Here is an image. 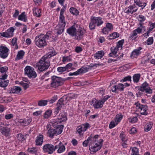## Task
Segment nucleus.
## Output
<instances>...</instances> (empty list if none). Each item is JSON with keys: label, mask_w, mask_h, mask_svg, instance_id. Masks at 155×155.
Listing matches in <instances>:
<instances>
[{"label": "nucleus", "mask_w": 155, "mask_h": 155, "mask_svg": "<svg viewBox=\"0 0 155 155\" xmlns=\"http://www.w3.org/2000/svg\"><path fill=\"white\" fill-rule=\"evenodd\" d=\"M50 60L47 59V57L43 56L37 63V66L40 71H43L47 70L50 65Z\"/></svg>", "instance_id": "1"}, {"label": "nucleus", "mask_w": 155, "mask_h": 155, "mask_svg": "<svg viewBox=\"0 0 155 155\" xmlns=\"http://www.w3.org/2000/svg\"><path fill=\"white\" fill-rule=\"evenodd\" d=\"M71 78L68 77L67 78H63L58 77L55 76H52L51 78V82L50 86L53 88H56L63 84V82Z\"/></svg>", "instance_id": "2"}, {"label": "nucleus", "mask_w": 155, "mask_h": 155, "mask_svg": "<svg viewBox=\"0 0 155 155\" xmlns=\"http://www.w3.org/2000/svg\"><path fill=\"white\" fill-rule=\"evenodd\" d=\"M49 36L47 35L41 34L36 36L35 41V45L39 48H41L46 45L47 44L46 39H48Z\"/></svg>", "instance_id": "3"}, {"label": "nucleus", "mask_w": 155, "mask_h": 155, "mask_svg": "<svg viewBox=\"0 0 155 155\" xmlns=\"http://www.w3.org/2000/svg\"><path fill=\"white\" fill-rule=\"evenodd\" d=\"M25 74L29 78H35L37 76L34 69L30 66H27L25 69Z\"/></svg>", "instance_id": "4"}, {"label": "nucleus", "mask_w": 155, "mask_h": 155, "mask_svg": "<svg viewBox=\"0 0 155 155\" xmlns=\"http://www.w3.org/2000/svg\"><path fill=\"white\" fill-rule=\"evenodd\" d=\"M90 127V125L88 123H86L82 124L77 127L76 128V133L77 132L79 135L81 136L83 134V132H84L88 128Z\"/></svg>", "instance_id": "5"}, {"label": "nucleus", "mask_w": 155, "mask_h": 155, "mask_svg": "<svg viewBox=\"0 0 155 155\" xmlns=\"http://www.w3.org/2000/svg\"><path fill=\"white\" fill-rule=\"evenodd\" d=\"M42 149L44 153L51 154L55 151V146L51 144L47 143L43 146Z\"/></svg>", "instance_id": "6"}, {"label": "nucleus", "mask_w": 155, "mask_h": 155, "mask_svg": "<svg viewBox=\"0 0 155 155\" xmlns=\"http://www.w3.org/2000/svg\"><path fill=\"white\" fill-rule=\"evenodd\" d=\"M65 25V20H59L58 24L55 28L58 35H61L64 31Z\"/></svg>", "instance_id": "7"}, {"label": "nucleus", "mask_w": 155, "mask_h": 155, "mask_svg": "<svg viewBox=\"0 0 155 155\" xmlns=\"http://www.w3.org/2000/svg\"><path fill=\"white\" fill-rule=\"evenodd\" d=\"M103 141V140L101 139L97 141H95L94 146H91V147L89 146L90 150L92 152H96L100 150L102 147Z\"/></svg>", "instance_id": "8"}, {"label": "nucleus", "mask_w": 155, "mask_h": 155, "mask_svg": "<svg viewBox=\"0 0 155 155\" xmlns=\"http://www.w3.org/2000/svg\"><path fill=\"white\" fill-rule=\"evenodd\" d=\"M0 87H2L5 88V89L6 87L8 85L9 83V80H5L8 77V75L6 74H2L0 76Z\"/></svg>", "instance_id": "9"}, {"label": "nucleus", "mask_w": 155, "mask_h": 155, "mask_svg": "<svg viewBox=\"0 0 155 155\" xmlns=\"http://www.w3.org/2000/svg\"><path fill=\"white\" fill-rule=\"evenodd\" d=\"M85 32V31L84 29L80 27L77 31H76L75 35V39L78 40H80L82 39Z\"/></svg>", "instance_id": "10"}, {"label": "nucleus", "mask_w": 155, "mask_h": 155, "mask_svg": "<svg viewBox=\"0 0 155 155\" xmlns=\"http://www.w3.org/2000/svg\"><path fill=\"white\" fill-rule=\"evenodd\" d=\"M9 49L6 47L0 46V56L3 58H5L8 56Z\"/></svg>", "instance_id": "11"}, {"label": "nucleus", "mask_w": 155, "mask_h": 155, "mask_svg": "<svg viewBox=\"0 0 155 155\" xmlns=\"http://www.w3.org/2000/svg\"><path fill=\"white\" fill-rule=\"evenodd\" d=\"M140 91L144 92L145 91L146 93L151 94L152 90L148 86V84L145 82L142 85V86L139 89Z\"/></svg>", "instance_id": "12"}, {"label": "nucleus", "mask_w": 155, "mask_h": 155, "mask_svg": "<svg viewBox=\"0 0 155 155\" xmlns=\"http://www.w3.org/2000/svg\"><path fill=\"white\" fill-rule=\"evenodd\" d=\"M136 107L141 110V114L143 115H147L148 114L147 111L148 110V107L147 106L140 104L137 102L135 104Z\"/></svg>", "instance_id": "13"}, {"label": "nucleus", "mask_w": 155, "mask_h": 155, "mask_svg": "<svg viewBox=\"0 0 155 155\" xmlns=\"http://www.w3.org/2000/svg\"><path fill=\"white\" fill-rule=\"evenodd\" d=\"M57 149L58 153H61L64 151L65 147L62 143L60 142L58 145L55 146V151Z\"/></svg>", "instance_id": "14"}, {"label": "nucleus", "mask_w": 155, "mask_h": 155, "mask_svg": "<svg viewBox=\"0 0 155 155\" xmlns=\"http://www.w3.org/2000/svg\"><path fill=\"white\" fill-rule=\"evenodd\" d=\"M21 90V88L18 86H14L10 88L8 91L9 93L18 94Z\"/></svg>", "instance_id": "15"}, {"label": "nucleus", "mask_w": 155, "mask_h": 155, "mask_svg": "<svg viewBox=\"0 0 155 155\" xmlns=\"http://www.w3.org/2000/svg\"><path fill=\"white\" fill-rule=\"evenodd\" d=\"M142 48L141 47H139L138 49H135L130 54V57L132 58H137V56L140 54V50H141Z\"/></svg>", "instance_id": "16"}, {"label": "nucleus", "mask_w": 155, "mask_h": 155, "mask_svg": "<svg viewBox=\"0 0 155 155\" xmlns=\"http://www.w3.org/2000/svg\"><path fill=\"white\" fill-rule=\"evenodd\" d=\"M0 130L1 131L2 134L5 136H8L9 135L10 131V129L8 127H0Z\"/></svg>", "instance_id": "17"}, {"label": "nucleus", "mask_w": 155, "mask_h": 155, "mask_svg": "<svg viewBox=\"0 0 155 155\" xmlns=\"http://www.w3.org/2000/svg\"><path fill=\"white\" fill-rule=\"evenodd\" d=\"M92 18L95 24H96L97 26L101 25L104 22L102 20V18L101 17H93Z\"/></svg>", "instance_id": "18"}, {"label": "nucleus", "mask_w": 155, "mask_h": 155, "mask_svg": "<svg viewBox=\"0 0 155 155\" xmlns=\"http://www.w3.org/2000/svg\"><path fill=\"white\" fill-rule=\"evenodd\" d=\"M43 141V136L42 134H39L36 137L35 140L36 145L41 146L42 145Z\"/></svg>", "instance_id": "19"}, {"label": "nucleus", "mask_w": 155, "mask_h": 155, "mask_svg": "<svg viewBox=\"0 0 155 155\" xmlns=\"http://www.w3.org/2000/svg\"><path fill=\"white\" fill-rule=\"evenodd\" d=\"M76 31V29L74 25H73L69 28L67 29V32L71 36L75 35Z\"/></svg>", "instance_id": "20"}, {"label": "nucleus", "mask_w": 155, "mask_h": 155, "mask_svg": "<svg viewBox=\"0 0 155 155\" xmlns=\"http://www.w3.org/2000/svg\"><path fill=\"white\" fill-rule=\"evenodd\" d=\"M65 104L64 100L61 98L58 101L57 104V107L56 108L60 110L61 109L62 105Z\"/></svg>", "instance_id": "21"}, {"label": "nucleus", "mask_w": 155, "mask_h": 155, "mask_svg": "<svg viewBox=\"0 0 155 155\" xmlns=\"http://www.w3.org/2000/svg\"><path fill=\"white\" fill-rule=\"evenodd\" d=\"M14 29L12 27H11L8 29L6 33L8 38H10L13 36Z\"/></svg>", "instance_id": "22"}, {"label": "nucleus", "mask_w": 155, "mask_h": 155, "mask_svg": "<svg viewBox=\"0 0 155 155\" xmlns=\"http://www.w3.org/2000/svg\"><path fill=\"white\" fill-rule=\"evenodd\" d=\"M57 129H51L48 130V134L49 137L53 138L55 134H57Z\"/></svg>", "instance_id": "23"}, {"label": "nucleus", "mask_w": 155, "mask_h": 155, "mask_svg": "<svg viewBox=\"0 0 155 155\" xmlns=\"http://www.w3.org/2000/svg\"><path fill=\"white\" fill-rule=\"evenodd\" d=\"M103 103L101 100L96 101L93 104V106L95 108H100L103 107Z\"/></svg>", "instance_id": "24"}, {"label": "nucleus", "mask_w": 155, "mask_h": 155, "mask_svg": "<svg viewBox=\"0 0 155 155\" xmlns=\"http://www.w3.org/2000/svg\"><path fill=\"white\" fill-rule=\"evenodd\" d=\"M75 96H76V95L74 94L71 93L68 94L67 96H64L62 98L63 99L64 101H66L67 100L68 101L71 99L74 98Z\"/></svg>", "instance_id": "25"}, {"label": "nucleus", "mask_w": 155, "mask_h": 155, "mask_svg": "<svg viewBox=\"0 0 155 155\" xmlns=\"http://www.w3.org/2000/svg\"><path fill=\"white\" fill-rule=\"evenodd\" d=\"M111 52L110 53L109 55L110 57H113L116 56L117 53V51L118 50V48L117 47H111L110 49Z\"/></svg>", "instance_id": "26"}, {"label": "nucleus", "mask_w": 155, "mask_h": 155, "mask_svg": "<svg viewBox=\"0 0 155 155\" xmlns=\"http://www.w3.org/2000/svg\"><path fill=\"white\" fill-rule=\"evenodd\" d=\"M104 53L103 51H98V52L94 54V57L95 59H101L104 55Z\"/></svg>", "instance_id": "27"}, {"label": "nucleus", "mask_w": 155, "mask_h": 155, "mask_svg": "<svg viewBox=\"0 0 155 155\" xmlns=\"http://www.w3.org/2000/svg\"><path fill=\"white\" fill-rule=\"evenodd\" d=\"M134 3L136 5L139 7H141L142 9L146 5V3H142L140 1V0H134Z\"/></svg>", "instance_id": "28"}, {"label": "nucleus", "mask_w": 155, "mask_h": 155, "mask_svg": "<svg viewBox=\"0 0 155 155\" xmlns=\"http://www.w3.org/2000/svg\"><path fill=\"white\" fill-rule=\"evenodd\" d=\"M153 126V123L152 122L147 123L144 127L145 131L148 132L151 129Z\"/></svg>", "instance_id": "29"}, {"label": "nucleus", "mask_w": 155, "mask_h": 155, "mask_svg": "<svg viewBox=\"0 0 155 155\" xmlns=\"http://www.w3.org/2000/svg\"><path fill=\"white\" fill-rule=\"evenodd\" d=\"M56 53L54 51H52L51 52H49L46 55L44 56V57H47V59L49 60L50 58L56 54Z\"/></svg>", "instance_id": "30"}, {"label": "nucleus", "mask_w": 155, "mask_h": 155, "mask_svg": "<svg viewBox=\"0 0 155 155\" xmlns=\"http://www.w3.org/2000/svg\"><path fill=\"white\" fill-rule=\"evenodd\" d=\"M18 19L20 20L23 21L24 22L27 21V19L25 15V12H23L18 17Z\"/></svg>", "instance_id": "31"}, {"label": "nucleus", "mask_w": 155, "mask_h": 155, "mask_svg": "<svg viewBox=\"0 0 155 155\" xmlns=\"http://www.w3.org/2000/svg\"><path fill=\"white\" fill-rule=\"evenodd\" d=\"M119 36V34L117 32H114L112 34H110L109 35V37L110 38H109V39L111 40L116 38H118Z\"/></svg>", "instance_id": "32"}, {"label": "nucleus", "mask_w": 155, "mask_h": 155, "mask_svg": "<svg viewBox=\"0 0 155 155\" xmlns=\"http://www.w3.org/2000/svg\"><path fill=\"white\" fill-rule=\"evenodd\" d=\"M25 52L23 51H19L17 56V57L16 58V60H20L22 59L23 56L24 55Z\"/></svg>", "instance_id": "33"}, {"label": "nucleus", "mask_w": 155, "mask_h": 155, "mask_svg": "<svg viewBox=\"0 0 155 155\" xmlns=\"http://www.w3.org/2000/svg\"><path fill=\"white\" fill-rule=\"evenodd\" d=\"M140 77V74H135L133 76V80L135 83H137L139 82Z\"/></svg>", "instance_id": "34"}, {"label": "nucleus", "mask_w": 155, "mask_h": 155, "mask_svg": "<svg viewBox=\"0 0 155 155\" xmlns=\"http://www.w3.org/2000/svg\"><path fill=\"white\" fill-rule=\"evenodd\" d=\"M33 12L35 15L37 17H39L41 16L40 13L41 11L40 9L35 8L33 9Z\"/></svg>", "instance_id": "35"}, {"label": "nucleus", "mask_w": 155, "mask_h": 155, "mask_svg": "<svg viewBox=\"0 0 155 155\" xmlns=\"http://www.w3.org/2000/svg\"><path fill=\"white\" fill-rule=\"evenodd\" d=\"M89 68L83 67H81L80 69L78 70V72L79 73V74L82 73H84L87 72Z\"/></svg>", "instance_id": "36"}, {"label": "nucleus", "mask_w": 155, "mask_h": 155, "mask_svg": "<svg viewBox=\"0 0 155 155\" xmlns=\"http://www.w3.org/2000/svg\"><path fill=\"white\" fill-rule=\"evenodd\" d=\"M48 101L47 100H41L38 101V105L39 106H44L47 104Z\"/></svg>", "instance_id": "37"}, {"label": "nucleus", "mask_w": 155, "mask_h": 155, "mask_svg": "<svg viewBox=\"0 0 155 155\" xmlns=\"http://www.w3.org/2000/svg\"><path fill=\"white\" fill-rule=\"evenodd\" d=\"M94 22L93 21V19L91 18V21L89 23V27L91 30H93L95 28V24Z\"/></svg>", "instance_id": "38"}, {"label": "nucleus", "mask_w": 155, "mask_h": 155, "mask_svg": "<svg viewBox=\"0 0 155 155\" xmlns=\"http://www.w3.org/2000/svg\"><path fill=\"white\" fill-rule=\"evenodd\" d=\"M70 12L72 14L74 15H77L78 14V11L76 9L74 8H70Z\"/></svg>", "instance_id": "39"}, {"label": "nucleus", "mask_w": 155, "mask_h": 155, "mask_svg": "<svg viewBox=\"0 0 155 155\" xmlns=\"http://www.w3.org/2000/svg\"><path fill=\"white\" fill-rule=\"evenodd\" d=\"M137 36V33L133 31L131 34V35L129 37V39L130 40H133L136 39Z\"/></svg>", "instance_id": "40"}, {"label": "nucleus", "mask_w": 155, "mask_h": 155, "mask_svg": "<svg viewBox=\"0 0 155 155\" xmlns=\"http://www.w3.org/2000/svg\"><path fill=\"white\" fill-rule=\"evenodd\" d=\"M92 138H93L91 136H90L88 138L87 140L84 141L83 143V146L85 147H87V146L89 142L91 141L92 140Z\"/></svg>", "instance_id": "41"}, {"label": "nucleus", "mask_w": 155, "mask_h": 155, "mask_svg": "<svg viewBox=\"0 0 155 155\" xmlns=\"http://www.w3.org/2000/svg\"><path fill=\"white\" fill-rule=\"evenodd\" d=\"M28 152L31 153L36 154L37 153L38 150L36 148L33 147L32 148H28Z\"/></svg>", "instance_id": "42"}, {"label": "nucleus", "mask_w": 155, "mask_h": 155, "mask_svg": "<svg viewBox=\"0 0 155 155\" xmlns=\"http://www.w3.org/2000/svg\"><path fill=\"white\" fill-rule=\"evenodd\" d=\"M134 8L133 6L130 5L128 7L125 8L124 11V12L126 13H131Z\"/></svg>", "instance_id": "43"}, {"label": "nucleus", "mask_w": 155, "mask_h": 155, "mask_svg": "<svg viewBox=\"0 0 155 155\" xmlns=\"http://www.w3.org/2000/svg\"><path fill=\"white\" fill-rule=\"evenodd\" d=\"M65 11L64 8H62L61 10L59 18L60 20H64V17L63 15V14Z\"/></svg>", "instance_id": "44"}, {"label": "nucleus", "mask_w": 155, "mask_h": 155, "mask_svg": "<svg viewBox=\"0 0 155 155\" xmlns=\"http://www.w3.org/2000/svg\"><path fill=\"white\" fill-rule=\"evenodd\" d=\"M52 111L51 110H47L45 113L44 117L45 118H48L51 115Z\"/></svg>", "instance_id": "45"}, {"label": "nucleus", "mask_w": 155, "mask_h": 155, "mask_svg": "<svg viewBox=\"0 0 155 155\" xmlns=\"http://www.w3.org/2000/svg\"><path fill=\"white\" fill-rule=\"evenodd\" d=\"M59 116H60V118H59V119H61L60 122L65 121L66 120L67 118L66 116L63 114H60Z\"/></svg>", "instance_id": "46"}, {"label": "nucleus", "mask_w": 155, "mask_h": 155, "mask_svg": "<svg viewBox=\"0 0 155 155\" xmlns=\"http://www.w3.org/2000/svg\"><path fill=\"white\" fill-rule=\"evenodd\" d=\"M132 153L131 155H139L138 149L136 147H134L132 148Z\"/></svg>", "instance_id": "47"}, {"label": "nucleus", "mask_w": 155, "mask_h": 155, "mask_svg": "<svg viewBox=\"0 0 155 155\" xmlns=\"http://www.w3.org/2000/svg\"><path fill=\"white\" fill-rule=\"evenodd\" d=\"M17 138L18 140L21 142L24 141L25 139L24 136L21 134L17 135Z\"/></svg>", "instance_id": "48"}, {"label": "nucleus", "mask_w": 155, "mask_h": 155, "mask_svg": "<svg viewBox=\"0 0 155 155\" xmlns=\"http://www.w3.org/2000/svg\"><path fill=\"white\" fill-rule=\"evenodd\" d=\"M120 137L123 141L125 142L127 141V138L126 136L124 134L123 132H122L120 134Z\"/></svg>", "instance_id": "49"}, {"label": "nucleus", "mask_w": 155, "mask_h": 155, "mask_svg": "<svg viewBox=\"0 0 155 155\" xmlns=\"http://www.w3.org/2000/svg\"><path fill=\"white\" fill-rule=\"evenodd\" d=\"M127 81H131V77L130 76H128L124 77V78L120 80V82H124Z\"/></svg>", "instance_id": "50"}, {"label": "nucleus", "mask_w": 155, "mask_h": 155, "mask_svg": "<svg viewBox=\"0 0 155 155\" xmlns=\"http://www.w3.org/2000/svg\"><path fill=\"white\" fill-rule=\"evenodd\" d=\"M153 37H149L147 40L146 43L148 45H152L153 43Z\"/></svg>", "instance_id": "51"}, {"label": "nucleus", "mask_w": 155, "mask_h": 155, "mask_svg": "<svg viewBox=\"0 0 155 155\" xmlns=\"http://www.w3.org/2000/svg\"><path fill=\"white\" fill-rule=\"evenodd\" d=\"M124 85L121 83H119L117 85V89L119 90L120 91H122L124 90Z\"/></svg>", "instance_id": "52"}, {"label": "nucleus", "mask_w": 155, "mask_h": 155, "mask_svg": "<svg viewBox=\"0 0 155 155\" xmlns=\"http://www.w3.org/2000/svg\"><path fill=\"white\" fill-rule=\"evenodd\" d=\"M124 39L119 41L118 42L117 46L116 47H118V48H122V46L124 43Z\"/></svg>", "instance_id": "53"}, {"label": "nucleus", "mask_w": 155, "mask_h": 155, "mask_svg": "<svg viewBox=\"0 0 155 155\" xmlns=\"http://www.w3.org/2000/svg\"><path fill=\"white\" fill-rule=\"evenodd\" d=\"M117 123L116 121H111L109 127L110 129H112L117 125Z\"/></svg>", "instance_id": "54"}, {"label": "nucleus", "mask_w": 155, "mask_h": 155, "mask_svg": "<svg viewBox=\"0 0 155 155\" xmlns=\"http://www.w3.org/2000/svg\"><path fill=\"white\" fill-rule=\"evenodd\" d=\"M8 69V68L6 67H0V72L2 74L4 73H5V74H6Z\"/></svg>", "instance_id": "55"}, {"label": "nucleus", "mask_w": 155, "mask_h": 155, "mask_svg": "<svg viewBox=\"0 0 155 155\" xmlns=\"http://www.w3.org/2000/svg\"><path fill=\"white\" fill-rule=\"evenodd\" d=\"M123 116L120 114H117L116 116V121L118 122H119L122 119Z\"/></svg>", "instance_id": "56"}, {"label": "nucleus", "mask_w": 155, "mask_h": 155, "mask_svg": "<svg viewBox=\"0 0 155 155\" xmlns=\"http://www.w3.org/2000/svg\"><path fill=\"white\" fill-rule=\"evenodd\" d=\"M71 60V56H68L66 57H63V60L62 61L63 62H64L65 61H70Z\"/></svg>", "instance_id": "57"}, {"label": "nucleus", "mask_w": 155, "mask_h": 155, "mask_svg": "<svg viewBox=\"0 0 155 155\" xmlns=\"http://www.w3.org/2000/svg\"><path fill=\"white\" fill-rule=\"evenodd\" d=\"M58 99L57 96H54L50 100H47L48 102H49L50 104H52L54 102Z\"/></svg>", "instance_id": "58"}, {"label": "nucleus", "mask_w": 155, "mask_h": 155, "mask_svg": "<svg viewBox=\"0 0 155 155\" xmlns=\"http://www.w3.org/2000/svg\"><path fill=\"white\" fill-rule=\"evenodd\" d=\"M20 84L22 86H23L24 88L25 89H26L29 87V86L28 84L25 83L23 81H21L20 82Z\"/></svg>", "instance_id": "59"}, {"label": "nucleus", "mask_w": 155, "mask_h": 155, "mask_svg": "<svg viewBox=\"0 0 155 155\" xmlns=\"http://www.w3.org/2000/svg\"><path fill=\"white\" fill-rule=\"evenodd\" d=\"M146 20L145 17L143 15H140L139 16L138 20L140 23H142Z\"/></svg>", "instance_id": "60"}, {"label": "nucleus", "mask_w": 155, "mask_h": 155, "mask_svg": "<svg viewBox=\"0 0 155 155\" xmlns=\"http://www.w3.org/2000/svg\"><path fill=\"white\" fill-rule=\"evenodd\" d=\"M31 121V119H25L24 120V125L25 126L28 125Z\"/></svg>", "instance_id": "61"}, {"label": "nucleus", "mask_w": 155, "mask_h": 155, "mask_svg": "<svg viewBox=\"0 0 155 155\" xmlns=\"http://www.w3.org/2000/svg\"><path fill=\"white\" fill-rule=\"evenodd\" d=\"M110 31V30L108 29L107 28L105 27L102 29V32L105 34H107Z\"/></svg>", "instance_id": "62"}, {"label": "nucleus", "mask_w": 155, "mask_h": 155, "mask_svg": "<svg viewBox=\"0 0 155 155\" xmlns=\"http://www.w3.org/2000/svg\"><path fill=\"white\" fill-rule=\"evenodd\" d=\"M57 71L59 72H61L67 71L66 68L65 67H58L57 68Z\"/></svg>", "instance_id": "63"}, {"label": "nucleus", "mask_w": 155, "mask_h": 155, "mask_svg": "<svg viewBox=\"0 0 155 155\" xmlns=\"http://www.w3.org/2000/svg\"><path fill=\"white\" fill-rule=\"evenodd\" d=\"M82 51V48L80 46L76 47L75 48V51L77 53H79Z\"/></svg>", "instance_id": "64"}]
</instances>
